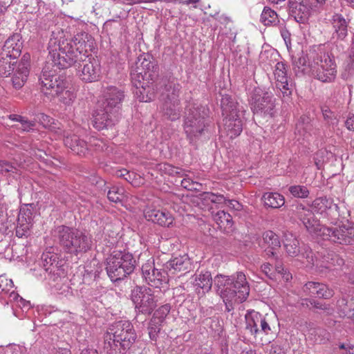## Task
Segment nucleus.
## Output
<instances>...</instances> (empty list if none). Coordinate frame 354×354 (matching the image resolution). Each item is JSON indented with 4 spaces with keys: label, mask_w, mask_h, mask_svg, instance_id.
<instances>
[{
    "label": "nucleus",
    "mask_w": 354,
    "mask_h": 354,
    "mask_svg": "<svg viewBox=\"0 0 354 354\" xmlns=\"http://www.w3.org/2000/svg\"><path fill=\"white\" fill-rule=\"evenodd\" d=\"M230 277L218 274L214 277V286L217 293L223 299V301H233L234 300V292L230 288Z\"/></svg>",
    "instance_id": "5701e85b"
},
{
    "label": "nucleus",
    "mask_w": 354,
    "mask_h": 354,
    "mask_svg": "<svg viewBox=\"0 0 354 354\" xmlns=\"http://www.w3.org/2000/svg\"><path fill=\"white\" fill-rule=\"evenodd\" d=\"M349 58H350L351 66H354V34L351 39V47Z\"/></svg>",
    "instance_id": "69168bd1"
},
{
    "label": "nucleus",
    "mask_w": 354,
    "mask_h": 354,
    "mask_svg": "<svg viewBox=\"0 0 354 354\" xmlns=\"http://www.w3.org/2000/svg\"><path fill=\"white\" fill-rule=\"evenodd\" d=\"M142 277L147 284L155 288H160L167 283V274L162 270L154 267V260L149 259L142 266Z\"/></svg>",
    "instance_id": "dca6fc26"
},
{
    "label": "nucleus",
    "mask_w": 354,
    "mask_h": 354,
    "mask_svg": "<svg viewBox=\"0 0 354 354\" xmlns=\"http://www.w3.org/2000/svg\"><path fill=\"white\" fill-rule=\"evenodd\" d=\"M221 106L223 115L225 116L223 127L221 131L232 139L240 135L243 129L238 103L230 95H224L221 98Z\"/></svg>",
    "instance_id": "1a4fd4ad"
},
{
    "label": "nucleus",
    "mask_w": 354,
    "mask_h": 354,
    "mask_svg": "<svg viewBox=\"0 0 354 354\" xmlns=\"http://www.w3.org/2000/svg\"><path fill=\"white\" fill-rule=\"evenodd\" d=\"M52 234L64 251L70 254L78 256L92 248L91 236L77 229L59 225L53 230Z\"/></svg>",
    "instance_id": "f03ea898"
},
{
    "label": "nucleus",
    "mask_w": 354,
    "mask_h": 354,
    "mask_svg": "<svg viewBox=\"0 0 354 354\" xmlns=\"http://www.w3.org/2000/svg\"><path fill=\"white\" fill-rule=\"evenodd\" d=\"M309 8L307 1L290 7V9L295 16V19L302 22L307 19L309 14Z\"/></svg>",
    "instance_id": "58836bf2"
},
{
    "label": "nucleus",
    "mask_w": 354,
    "mask_h": 354,
    "mask_svg": "<svg viewBox=\"0 0 354 354\" xmlns=\"http://www.w3.org/2000/svg\"><path fill=\"white\" fill-rule=\"evenodd\" d=\"M265 205L272 208H279L284 205L285 198L283 195L277 192H267L263 196Z\"/></svg>",
    "instance_id": "72a5a7b5"
},
{
    "label": "nucleus",
    "mask_w": 354,
    "mask_h": 354,
    "mask_svg": "<svg viewBox=\"0 0 354 354\" xmlns=\"http://www.w3.org/2000/svg\"><path fill=\"white\" fill-rule=\"evenodd\" d=\"M345 126L349 131H354V114L349 113L346 121Z\"/></svg>",
    "instance_id": "680f3d73"
},
{
    "label": "nucleus",
    "mask_w": 354,
    "mask_h": 354,
    "mask_svg": "<svg viewBox=\"0 0 354 354\" xmlns=\"http://www.w3.org/2000/svg\"><path fill=\"white\" fill-rule=\"evenodd\" d=\"M55 97H59L60 102L68 105L75 100V95L73 91L64 88Z\"/></svg>",
    "instance_id": "8fccbe9b"
},
{
    "label": "nucleus",
    "mask_w": 354,
    "mask_h": 354,
    "mask_svg": "<svg viewBox=\"0 0 354 354\" xmlns=\"http://www.w3.org/2000/svg\"><path fill=\"white\" fill-rule=\"evenodd\" d=\"M296 212L298 218L303 223L307 230L319 236V229L323 226L319 225V222L315 217L313 212L301 204L297 206Z\"/></svg>",
    "instance_id": "aec40b11"
},
{
    "label": "nucleus",
    "mask_w": 354,
    "mask_h": 354,
    "mask_svg": "<svg viewBox=\"0 0 354 354\" xmlns=\"http://www.w3.org/2000/svg\"><path fill=\"white\" fill-rule=\"evenodd\" d=\"M245 330L251 335L256 337L259 334L268 335L271 332L266 317L258 312L248 311L245 315Z\"/></svg>",
    "instance_id": "4468645a"
},
{
    "label": "nucleus",
    "mask_w": 354,
    "mask_h": 354,
    "mask_svg": "<svg viewBox=\"0 0 354 354\" xmlns=\"http://www.w3.org/2000/svg\"><path fill=\"white\" fill-rule=\"evenodd\" d=\"M93 46V37L85 32L77 34L72 39L64 38L63 32H53L48 50L50 58L58 68H67L77 64L80 78L85 82H93L100 79L101 67L97 59L89 57L88 50Z\"/></svg>",
    "instance_id": "f257e3e1"
},
{
    "label": "nucleus",
    "mask_w": 354,
    "mask_h": 354,
    "mask_svg": "<svg viewBox=\"0 0 354 354\" xmlns=\"http://www.w3.org/2000/svg\"><path fill=\"white\" fill-rule=\"evenodd\" d=\"M33 211L31 205H24L20 208L17 221L33 223Z\"/></svg>",
    "instance_id": "37998d69"
},
{
    "label": "nucleus",
    "mask_w": 354,
    "mask_h": 354,
    "mask_svg": "<svg viewBox=\"0 0 354 354\" xmlns=\"http://www.w3.org/2000/svg\"><path fill=\"white\" fill-rule=\"evenodd\" d=\"M319 236L340 244L354 243V226L343 225L339 227H322L319 229Z\"/></svg>",
    "instance_id": "ddd939ff"
},
{
    "label": "nucleus",
    "mask_w": 354,
    "mask_h": 354,
    "mask_svg": "<svg viewBox=\"0 0 354 354\" xmlns=\"http://www.w3.org/2000/svg\"><path fill=\"white\" fill-rule=\"evenodd\" d=\"M30 59V56L29 54L24 55L20 62L17 64L16 66L20 68L25 67V68H26L27 71H29Z\"/></svg>",
    "instance_id": "4d7b16f0"
},
{
    "label": "nucleus",
    "mask_w": 354,
    "mask_h": 354,
    "mask_svg": "<svg viewBox=\"0 0 354 354\" xmlns=\"http://www.w3.org/2000/svg\"><path fill=\"white\" fill-rule=\"evenodd\" d=\"M261 270L266 275L269 276V273L272 270V266L269 263H264L261 266Z\"/></svg>",
    "instance_id": "338daca9"
},
{
    "label": "nucleus",
    "mask_w": 354,
    "mask_h": 354,
    "mask_svg": "<svg viewBox=\"0 0 354 354\" xmlns=\"http://www.w3.org/2000/svg\"><path fill=\"white\" fill-rule=\"evenodd\" d=\"M283 245L287 254L290 257H299V261L306 264L307 267H312L315 264L314 255L311 249L304 245L299 246V241L291 233L285 234Z\"/></svg>",
    "instance_id": "f8f14e48"
},
{
    "label": "nucleus",
    "mask_w": 354,
    "mask_h": 354,
    "mask_svg": "<svg viewBox=\"0 0 354 354\" xmlns=\"http://www.w3.org/2000/svg\"><path fill=\"white\" fill-rule=\"evenodd\" d=\"M31 222H18L16 227V235L19 238L27 237L30 234V229L32 226Z\"/></svg>",
    "instance_id": "de8ad7c7"
},
{
    "label": "nucleus",
    "mask_w": 354,
    "mask_h": 354,
    "mask_svg": "<svg viewBox=\"0 0 354 354\" xmlns=\"http://www.w3.org/2000/svg\"><path fill=\"white\" fill-rule=\"evenodd\" d=\"M136 337L132 324L129 320H120L110 326L104 336V342L111 348L119 344L125 350L135 342Z\"/></svg>",
    "instance_id": "6e6552de"
},
{
    "label": "nucleus",
    "mask_w": 354,
    "mask_h": 354,
    "mask_svg": "<svg viewBox=\"0 0 354 354\" xmlns=\"http://www.w3.org/2000/svg\"><path fill=\"white\" fill-rule=\"evenodd\" d=\"M274 76L278 95L283 101L289 100L292 95V88L288 84L286 66L283 62H278L276 63Z\"/></svg>",
    "instance_id": "f3484780"
},
{
    "label": "nucleus",
    "mask_w": 354,
    "mask_h": 354,
    "mask_svg": "<svg viewBox=\"0 0 354 354\" xmlns=\"http://www.w3.org/2000/svg\"><path fill=\"white\" fill-rule=\"evenodd\" d=\"M164 170L166 173L171 176H178L180 177L184 176V170L180 168L175 167L171 165H164Z\"/></svg>",
    "instance_id": "5fc2aeb1"
},
{
    "label": "nucleus",
    "mask_w": 354,
    "mask_h": 354,
    "mask_svg": "<svg viewBox=\"0 0 354 354\" xmlns=\"http://www.w3.org/2000/svg\"><path fill=\"white\" fill-rule=\"evenodd\" d=\"M181 86L176 82L169 81L165 84V88L161 94L162 101L168 100L171 102L180 101L179 93Z\"/></svg>",
    "instance_id": "c756f323"
},
{
    "label": "nucleus",
    "mask_w": 354,
    "mask_h": 354,
    "mask_svg": "<svg viewBox=\"0 0 354 354\" xmlns=\"http://www.w3.org/2000/svg\"><path fill=\"white\" fill-rule=\"evenodd\" d=\"M183 179L181 180V186L190 191H198L201 189L202 185L194 181L192 178L188 177V175L184 171Z\"/></svg>",
    "instance_id": "09e8293b"
},
{
    "label": "nucleus",
    "mask_w": 354,
    "mask_h": 354,
    "mask_svg": "<svg viewBox=\"0 0 354 354\" xmlns=\"http://www.w3.org/2000/svg\"><path fill=\"white\" fill-rule=\"evenodd\" d=\"M14 286L12 279H8L4 275H0V293H8Z\"/></svg>",
    "instance_id": "603ef678"
},
{
    "label": "nucleus",
    "mask_w": 354,
    "mask_h": 354,
    "mask_svg": "<svg viewBox=\"0 0 354 354\" xmlns=\"http://www.w3.org/2000/svg\"><path fill=\"white\" fill-rule=\"evenodd\" d=\"M214 220L221 229H230L232 227L233 225L232 216L225 211H218L217 213H216L214 215Z\"/></svg>",
    "instance_id": "4c0bfd02"
},
{
    "label": "nucleus",
    "mask_w": 354,
    "mask_h": 354,
    "mask_svg": "<svg viewBox=\"0 0 354 354\" xmlns=\"http://www.w3.org/2000/svg\"><path fill=\"white\" fill-rule=\"evenodd\" d=\"M310 52L307 55L301 54L293 60L294 65L304 73H310V64L313 62V59L310 57Z\"/></svg>",
    "instance_id": "ea45409f"
},
{
    "label": "nucleus",
    "mask_w": 354,
    "mask_h": 354,
    "mask_svg": "<svg viewBox=\"0 0 354 354\" xmlns=\"http://www.w3.org/2000/svg\"><path fill=\"white\" fill-rule=\"evenodd\" d=\"M145 217L149 221L160 226L170 227L174 223L172 214L166 209L147 208L144 212Z\"/></svg>",
    "instance_id": "4be33fe9"
},
{
    "label": "nucleus",
    "mask_w": 354,
    "mask_h": 354,
    "mask_svg": "<svg viewBox=\"0 0 354 354\" xmlns=\"http://www.w3.org/2000/svg\"><path fill=\"white\" fill-rule=\"evenodd\" d=\"M313 209L319 214L326 213L328 210L339 209L337 204L333 203V200L326 196L316 198L312 203Z\"/></svg>",
    "instance_id": "7c9ffc66"
},
{
    "label": "nucleus",
    "mask_w": 354,
    "mask_h": 354,
    "mask_svg": "<svg viewBox=\"0 0 354 354\" xmlns=\"http://www.w3.org/2000/svg\"><path fill=\"white\" fill-rule=\"evenodd\" d=\"M118 119L117 113L111 114V111H108L106 107L102 105V107L93 114V125L96 129L102 130L113 126Z\"/></svg>",
    "instance_id": "412c9836"
},
{
    "label": "nucleus",
    "mask_w": 354,
    "mask_h": 354,
    "mask_svg": "<svg viewBox=\"0 0 354 354\" xmlns=\"http://www.w3.org/2000/svg\"><path fill=\"white\" fill-rule=\"evenodd\" d=\"M12 0L0 1V13L3 12L12 3Z\"/></svg>",
    "instance_id": "0e129e2a"
},
{
    "label": "nucleus",
    "mask_w": 354,
    "mask_h": 354,
    "mask_svg": "<svg viewBox=\"0 0 354 354\" xmlns=\"http://www.w3.org/2000/svg\"><path fill=\"white\" fill-rule=\"evenodd\" d=\"M39 121L43 124L44 127L48 126L51 124V120L52 118L44 113L40 114L39 116Z\"/></svg>",
    "instance_id": "e2e57ef3"
},
{
    "label": "nucleus",
    "mask_w": 354,
    "mask_h": 354,
    "mask_svg": "<svg viewBox=\"0 0 354 354\" xmlns=\"http://www.w3.org/2000/svg\"><path fill=\"white\" fill-rule=\"evenodd\" d=\"M328 24L332 30L330 41L333 44H337L346 40L348 35L349 19L339 13H334L328 19Z\"/></svg>",
    "instance_id": "2eb2a0df"
},
{
    "label": "nucleus",
    "mask_w": 354,
    "mask_h": 354,
    "mask_svg": "<svg viewBox=\"0 0 354 354\" xmlns=\"http://www.w3.org/2000/svg\"><path fill=\"white\" fill-rule=\"evenodd\" d=\"M42 265L46 271H53V268L61 266L59 255L50 250H46L41 255Z\"/></svg>",
    "instance_id": "2f4dec72"
},
{
    "label": "nucleus",
    "mask_w": 354,
    "mask_h": 354,
    "mask_svg": "<svg viewBox=\"0 0 354 354\" xmlns=\"http://www.w3.org/2000/svg\"><path fill=\"white\" fill-rule=\"evenodd\" d=\"M207 113L204 106L190 104L187 106L184 118L183 129L187 138L192 144L208 136Z\"/></svg>",
    "instance_id": "7ed1b4c3"
},
{
    "label": "nucleus",
    "mask_w": 354,
    "mask_h": 354,
    "mask_svg": "<svg viewBox=\"0 0 354 354\" xmlns=\"http://www.w3.org/2000/svg\"><path fill=\"white\" fill-rule=\"evenodd\" d=\"M230 288L234 292V300L236 303H241L246 300L250 293V287L246 280L245 275L242 272H238L230 276Z\"/></svg>",
    "instance_id": "6ab92c4d"
},
{
    "label": "nucleus",
    "mask_w": 354,
    "mask_h": 354,
    "mask_svg": "<svg viewBox=\"0 0 354 354\" xmlns=\"http://www.w3.org/2000/svg\"><path fill=\"white\" fill-rule=\"evenodd\" d=\"M11 60L9 57H3L0 54L1 76L8 77L15 70V67H13L15 62H12Z\"/></svg>",
    "instance_id": "a19ab883"
},
{
    "label": "nucleus",
    "mask_w": 354,
    "mask_h": 354,
    "mask_svg": "<svg viewBox=\"0 0 354 354\" xmlns=\"http://www.w3.org/2000/svg\"><path fill=\"white\" fill-rule=\"evenodd\" d=\"M217 20L221 24H227L229 22L231 21L230 17H228L227 16H226L225 15H221L218 16L217 18Z\"/></svg>",
    "instance_id": "774afa93"
},
{
    "label": "nucleus",
    "mask_w": 354,
    "mask_h": 354,
    "mask_svg": "<svg viewBox=\"0 0 354 354\" xmlns=\"http://www.w3.org/2000/svg\"><path fill=\"white\" fill-rule=\"evenodd\" d=\"M275 101L271 92L256 88L251 95L250 105L254 114L272 118L274 113Z\"/></svg>",
    "instance_id": "9d476101"
},
{
    "label": "nucleus",
    "mask_w": 354,
    "mask_h": 354,
    "mask_svg": "<svg viewBox=\"0 0 354 354\" xmlns=\"http://www.w3.org/2000/svg\"><path fill=\"white\" fill-rule=\"evenodd\" d=\"M260 20L266 26H274L279 24V19L277 12L267 6L264 7Z\"/></svg>",
    "instance_id": "c9c22d12"
},
{
    "label": "nucleus",
    "mask_w": 354,
    "mask_h": 354,
    "mask_svg": "<svg viewBox=\"0 0 354 354\" xmlns=\"http://www.w3.org/2000/svg\"><path fill=\"white\" fill-rule=\"evenodd\" d=\"M21 48V37L19 34H15L6 39L0 54L3 57H9L10 59H15L20 55Z\"/></svg>",
    "instance_id": "b1692460"
},
{
    "label": "nucleus",
    "mask_w": 354,
    "mask_h": 354,
    "mask_svg": "<svg viewBox=\"0 0 354 354\" xmlns=\"http://www.w3.org/2000/svg\"><path fill=\"white\" fill-rule=\"evenodd\" d=\"M136 268L133 255L125 251L114 250L106 259V273L113 282L124 279Z\"/></svg>",
    "instance_id": "423d86ee"
},
{
    "label": "nucleus",
    "mask_w": 354,
    "mask_h": 354,
    "mask_svg": "<svg viewBox=\"0 0 354 354\" xmlns=\"http://www.w3.org/2000/svg\"><path fill=\"white\" fill-rule=\"evenodd\" d=\"M161 325L162 323L160 322L156 318H151L149 326H148V330H149V338L153 341H156L158 333H160L161 330Z\"/></svg>",
    "instance_id": "c03bdc74"
},
{
    "label": "nucleus",
    "mask_w": 354,
    "mask_h": 354,
    "mask_svg": "<svg viewBox=\"0 0 354 354\" xmlns=\"http://www.w3.org/2000/svg\"><path fill=\"white\" fill-rule=\"evenodd\" d=\"M163 115L171 121H175L180 118L181 109L180 101L171 102L165 100L160 106Z\"/></svg>",
    "instance_id": "cd10ccee"
},
{
    "label": "nucleus",
    "mask_w": 354,
    "mask_h": 354,
    "mask_svg": "<svg viewBox=\"0 0 354 354\" xmlns=\"http://www.w3.org/2000/svg\"><path fill=\"white\" fill-rule=\"evenodd\" d=\"M153 68L152 63L145 60L141 67L138 66L131 72V80L138 89L136 94L140 102H151L156 97L153 83L157 75L152 70Z\"/></svg>",
    "instance_id": "39448f33"
},
{
    "label": "nucleus",
    "mask_w": 354,
    "mask_h": 354,
    "mask_svg": "<svg viewBox=\"0 0 354 354\" xmlns=\"http://www.w3.org/2000/svg\"><path fill=\"white\" fill-rule=\"evenodd\" d=\"M64 136V145L75 153L79 156H84L89 149L87 142L84 140L80 139L79 136L65 132Z\"/></svg>",
    "instance_id": "393cba45"
},
{
    "label": "nucleus",
    "mask_w": 354,
    "mask_h": 354,
    "mask_svg": "<svg viewBox=\"0 0 354 354\" xmlns=\"http://www.w3.org/2000/svg\"><path fill=\"white\" fill-rule=\"evenodd\" d=\"M261 246L265 248L268 255H274V250L281 246L279 236L272 231H266L263 234Z\"/></svg>",
    "instance_id": "bb28decb"
},
{
    "label": "nucleus",
    "mask_w": 354,
    "mask_h": 354,
    "mask_svg": "<svg viewBox=\"0 0 354 354\" xmlns=\"http://www.w3.org/2000/svg\"><path fill=\"white\" fill-rule=\"evenodd\" d=\"M10 297H12L13 299H16L19 306L24 308L29 306V301H26L22 297H20L18 295L15 294L14 290H12Z\"/></svg>",
    "instance_id": "bf43d9fd"
},
{
    "label": "nucleus",
    "mask_w": 354,
    "mask_h": 354,
    "mask_svg": "<svg viewBox=\"0 0 354 354\" xmlns=\"http://www.w3.org/2000/svg\"><path fill=\"white\" fill-rule=\"evenodd\" d=\"M313 62L310 64L311 75L317 80L324 83L335 81L337 76V65L333 56H331L323 48L310 50V57Z\"/></svg>",
    "instance_id": "20e7f679"
},
{
    "label": "nucleus",
    "mask_w": 354,
    "mask_h": 354,
    "mask_svg": "<svg viewBox=\"0 0 354 354\" xmlns=\"http://www.w3.org/2000/svg\"><path fill=\"white\" fill-rule=\"evenodd\" d=\"M58 68L50 58V50H48V62L43 68L42 74L39 77L41 86V91L49 100H53L64 88H66V81L58 75L56 71Z\"/></svg>",
    "instance_id": "0eeeda50"
},
{
    "label": "nucleus",
    "mask_w": 354,
    "mask_h": 354,
    "mask_svg": "<svg viewBox=\"0 0 354 354\" xmlns=\"http://www.w3.org/2000/svg\"><path fill=\"white\" fill-rule=\"evenodd\" d=\"M12 86L16 89H20L24 86L27 80L29 75V71H27L25 67L20 68L15 66V70L12 72Z\"/></svg>",
    "instance_id": "f704fd0d"
},
{
    "label": "nucleus",
    "mask_w": 354,
    "mask_h": 354,
    "mask_svg": "<svg viewBox=\"0 0 354 354\" xmlns=\"http://www.w3.org/2000/svg\"><path fill=\"white\" fill-rule=\"evenodd\" d=\"M303 290L307 295L324 299H329L334 295L333 290L329 289L326 284L314 281L306 283L303 287Z\"/></svg>",
    "instance_id": "a878e982"
},
{
    "label": "nucleus",
    "mask_w": 354,
    "mask_h": 354,
    "mask_svg": "<svg viewBox=\"0 0 354 354\" xmlns=\"http://www.w3.org/2000/svg\"><path fill=\"white\" fill-rule=\"evenodd\" d=\"M189 261L187 256H180L174 258L167 263V268L175 271H184L188 268Z\"/></svg>",
    "instance_id": "e433bc0d"
},
{
    "label": "nucleus",
    "mask_w": 354,
    "mask_h": 354,
    "mask_svg": "<svg viewBox=\"0 0 354 354\" xmlns=\"http://www.w3.org/2000/svg\"><path fill=\"white\" fill-rule=\"evenodd\" d=\"M131 299L138 313L150 315L157 306V299L149 288L136 286L131 290Z\"/></svg>",
    "instance_id": "9b49d317"
},
{
    "label": "nucleus",
    "mask_w": 354,
    "mask_h": 354,
    "mask_svg": "<svg viewBox=\"0 0 354 354\" xmlns=\"http://www.w3.org/2000/svg\"><path fill=\"white\" fill-rule=\"evenodd\" d=\"M292 196L299 198H306L309 195L308 189L304 185H292L288 188Z\"/></svg>",
    "instance_id": "49530a36"
},
{
    "label": "nucleus",
    "mask_w": 354,
    "mask_h": 354,
    "mask_svg": "<svg viewBox=\"0 0 354 354\" xmlns=\"http://www.w3.org/2000/svg\"><path fill=\"white\" fill-rule=\"evenodd\" d=\"M35 124L33 121L28 120V119L23 117L19 124L16 125V128L21 129L23 131H29L33 129Z\"/></svg>",
    "instance_id": "6e6d98bb"
},
{
    "label": "nucleus",
    "mask_w": 354,
    "mask_h": 354,
    "mask_svg": "<svg viewBox=\"0 0 354 354\" xmlns=\"http://www.w3.org/2000/svg\"><path fill=\"white\" fill-rule=\"evenodd\" d=\"M315 264L317 267H322L326 268H330L332 266H342L344 261L338 254L330 252L326 254H324L322 260H319L317 257H314Z\"/></svg>",
    "instance_id": "c85d7f7f"
},
{
    "label": "nucleus",
    "mask_w": 354,
    "mask_h": 354,
    "mask_svg": "<svg viewBox=\"0 0 354 354\" xmlns=\"http://www.w3.org/2000/svg\"><path fill=\"white\" fill-rule=\"evenodd\" d=\"M17 168L7 161L0 160V174L11 175L17 172Z\"/></svg>",
    "instance_id": "864d4df0"
},
{
    "label": "nucleus",
    "mask_w": 354,
    "mask_h": 354,
    "mask_svg": "<svg viewBox=\"0 0 354 354\" xmlns=\"http://www.w3.org/2000/svg\"><path fill=\"white\" fill-rule=\"evenodd\" d=\"M322 112L323 117L326 120L329 121L335 117L334 113L330 111V109L327 106H322Z\"/></svg>",
    "instance_id": "052dcab7"
},
{
    "label": "nucleus",
    "mask_w": 354,
    "mask_h": 354,
    "mask_svg": "<svg viewBox=\"0 0 354 354\" xmlns=\"http://www.w3.org/2000/svg\"><path fill=\"white\" fill-rule=\"evenodd\" d=\"M171 306L169 304H165L160 306L153 314L152 318H156L160 322L162 323L165 318L170 312Z\"/></svg>",
    "instance_id": "3c124183"
},
{
    "label": "nucleus",
    "mask_w": 354,
    "mask_h": 354,
    "mask_svg": "<svg viewBox=\"0 0 354 354\" xmlns=\"http://www.w3.org/2000/svg\"><path fill=\"white\" fill-rule=\"evenodd\" d=\"M107 197L111 202L121 203L125 198L124 189L122 187L113 186L109 190Z\"/></svg>",
    "instance_id": "79ce46f5"
},
{
    "label": "nucleus",
    "mask_w": 354,
    "mask_h": 354,
    "mask_svg": "<svg viewBox=\"0 0 354 354\" xmlns=\"http://www.w3.org/2000/svg\"><path fill=\"white\" fill-rule=\"evenodd\" d=\"M230 209L240 211L242 209V205L236 200H227L226 202H223Z\"/></svg>",
    "instance_id": "13d9d810"
},
{
    "label": "nucleus",
    "mask_w": 354,
    "mask_h": 354,
    "mask_svg": "<svg viewBox=\"0 0 354 354\" xmlns=\"http://www.w3.org/2000/svg\"><path fill=\"white\" fill-rule=\"evenodd\" d=\"M194 285L196 289H203L204 292L209 291L212 286L211 273L206 271L196 274Z\"/></svg>",
    "instance_id": "473e14b6"
},
{
    "label": "nucleus",
    "mask_w": 354,
    "mask_h": 354,
    "mask_svg": "<svg viewBox=\"0 0 354 354\" xmlns=\"http://www.w3.org/2000/svg\"><path fill=\"white\" fill-rule=\"evenodd\" d=\"M201 199L207 203L222 204L223 202H226V198L223 195L208 192L201 194Z\"/></svg>",
    "instance_id": "a18cd8bd"
},
{
    "label": "nucleus",
    "mask_w": 354,
    "mask_h": 354,
    "mask_svg": "<svg viewBox=\"0 0 354 354\" xmlns=\"http://www.w3.org/2000/svg\"><path fill=\"white\" fill-rule=\"evenodd\" d=\"M123 89L114 86L106 87L104 91V101L102 105L108 111H111V114L118 115L125 97Z\"/></svg>",
    "instance_id": "a211bd4d"
}]
</instances>
